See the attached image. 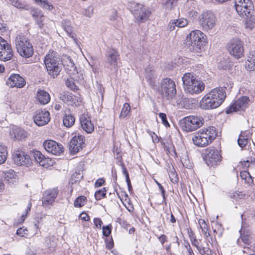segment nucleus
Segmentation results:
<instances>
[{"label":"nucleus","mask_w":255,"mask_h":255,"mask_svg":"<svg viewBox=\"0 0 255 255\" xmlns=\"http://www.w3.org/2000/svg\"><path fill=\"white\" fill-rule=\"evenodd\" d=\"M226 98L225 88H215L202 98L200 102V107L203 110L217 108L223 103Z\"/></svg>","instance_id":"obj_1"},{"label":"nucleus","mask_w":255,"mask_h":255,"mask_svg":"<svg viewBox=\"0 0 255 255\" xmlns=\"http://www.w3.org/2000/svg\"><path fill=\"white\" fill-rule=\"evenodd\" d=\"M183 87L186 93L199 94L205 89V84L193 73H186L182 77Z\"/></svg>","instance_id":"obj_2"},{"label":"nucleus","mask_w":255,"mask_h":255,"mask_svg":"<svg viewBox=\"0 0 255 255\" xmlns=\"http://www.w3.org/2000/svg\"><path fill=\"white\" fill-rule=\"evenodd\" d=\"M217 134L215 127H209L196 133L192 137V140L194 144L198 146H206L216 138Z\"/></svg>","instance_id":"obj_3"},{"label":"nucleus","mask_w":255,"mask_h":255,"mask_svg":"<svg viewBox=\"0 0 255 255\" xmlns=\"http://www.w3.org/2000/svg\"><path fill=\"white\" fill-rule=\"evenodd\" d=\"M206 35L199 30L192 31L187 35L186 40L190 51L200 52L206 43Z\"/></svg>","instance_id":"obj_4"},{"label":"nucleus","mask_w":255,"mask_h":255,"mask_svg":"<svg viewBox=\"0 0 255 255\" xmlns=\"http://www.w3.org/2000/svg\"><path fill=\"white\" fill-rule=\"evenodd\" d=\"M15 43L17 51L21 56L28 58L33 55V46L24 36L21 34L17 35Z\"/></svg>","instance_id":"obj_5"},{"label":"nucleus","mask_w":255,"mask_h":255,"mask_svg":"<svg viewBox=\"0 0 255 255\" xmlns=\"http://www.w3.org/2000/svg\"><path fill=\"white\" fill-rule=\"evenodd\" d=\"M204 123V120L202 117L190 116L181 120L180 125L184 131L191 132L201 127Z\"/></svg>","instance_id":"obj_6"},{"label":"nucleus","mask_w":255,"mask_h":255,"mask_svg":"<svg viewBox=\"0 0 255 255\" xmlns=\"http://www.w3.org/2000/svg\"><path fill=\"white\" fill-rule=\"evenodd\" d=\"M159 91L162 96L166 100L173 98L176 94L175 82L170 78L163 79L160 82Z\"/></svg>","instance_id":"obj_7"},{"label":"nucleus","mask_w":255,"mask_h":255,"mask_svg":"<svg viewBox=\"0 0 255 255\" xmlns=\"http://www.w3.org/2000/svg\"><path fill=\"white\" fill-rule=\"evenodd\" d=\"M131 8L136 19L140 22H144L148 20L151 13L148 8L139 3H132Z\"/></svg>","instance_id":"obj_8"},{"label":"nucleus","mask_w":255,"mask_h":255,"mask_svg":"<svg viewBox=\"0 0 255 255\" xmlns=\"http://www.w3.org/2000/svg\"><path fill=\"white\" fill-rule=\"evenodd\" d=\"M235 6L238 14L242 17L250 16L254 6L251 0H235Z\"/></svg>","instance_id":"obj_9"},{"label":"nucleus","mask_w":255,"mask_h":255,"mask_svg":"<svg viewBox=\"0 0 255 255\" xmlns=\"http://www.w3.org/2000/svg\"><path fill=\"white\" fill-rule=\"evenodd\" d=\"M120 57L117 51L110 49L107 51L105 59V67L111 70H117Z\"/></svg>","instance_id":"obj_10"},{"label":"nucleus","mask_w":255,"mask_h":255,"mask_svg":"<svg viewBox=\"0 0 255 255\" xmlns=\"http://www.w3.org/2000/svg\"><path fill=\"white\" fill-rule=\"evenodd\" d=\"M229 53L237 59L244 56L243 42L240 39L234 38L231 40L228 46Z\"/></svg>","instance_id":"obj_11"},{"label":"nucleus","mask_w":255,"mask_h":255,"mask_svg":"<svg viewBox=\"0 0 255 255\" xmlns=\"http://www.w3.org/2000/svg\"><path fill=\"white\" fill-rule=\"evenodd\" d=\"M200 24L204 30H209L213 28L216 24V17L210 11L204 12L200 17Z\"/></svg>","instance_id":"obj_12"},{"label":"nucleus","mask_w":255,"mask_h":255,"mask_svg":"<svg viewBox=\"0 0 255 255\" xmlns=\"http://www.w3.org/2000/svg\"><path fill=\"white\" fill-rule=\"evenodd\" d=\"M204 160L208 166H216L221 162V155L217 149L208 148L205 151Z\"/></svg>","instance_id":"obj_13"},{"label":"nucleus","mask_w":255,"mask_h":255,"mask_svg":"<svg viewBox=\"0 0 255 255\" xmlns=\"http://www.w3.org/2000/svg\"><path fill=\"white\" fill-rule=\"evenodd\" d=\"M13 51L7 42L0 37V60L7 61L12 59Z\"/></svg>","instance_id":"obj_14"},{"label":"nucleus","mask_w":255,"mask_h":255,"mask_svg":"<svg viewBox=\"0 0 255 255\" xmlns=\"http://www.w3.org/2000/svg\"><path fill=\"white\" fill-rule=\"evenodd\" d=\"M250 100L247 96H243L237 99L234 104L230 106L226 111L227 114H230L234 112L244 110L249 105Z\"/></svg>","instance_id":"obj_15"},{"label":"nucleus","mask_w":255,"mask_h":255,"mask_svg":"<svg viewBox=\"0 0 255 255\" xmlns=\"http://www.w3.org/2000/svg\"><path fill=\"white\" fill-rule=\"evenodd\" d=\"M13 159L15 164L17 165H23L28 167L32 164L30 156L22 151H16L13 154Z\"/></svg>","instance_id":"obj_16"},{"label":"nucleus","mask_w":255,"mask_h":255,"mask_svg":"<svg viewBox=\"0 0 255 255\" xmlns=\"http://www.w3.org/2000/svg\"><path fill=\"white\" fill-rule=\"evenodd\" d=\"M45 149L49 153L55 155H59L64 151V147L53 140H45L43 144Z\"/></svg>","instance_id":"obj_17"},{"label":"nucleus","mask_w":255,"mask_h":255,"mask_svg":"<svg viewBox=\"0 0 255 255\" xmlns=\"http://www.w3.org/2000/svg\"><path fill=\"white\" fill-rule=\"evenodd\" d=\"M85 145V137L78 135L72 138L69 145V149L71 153L74 154L81 150Z\"/></svg>","instance_id":"obj_18"},{"label":"nucleus","mask_w":255,"mask_h":255,"mask_svg":"<svg viewBox=\"0 0 255 255\" xmlns=\"http://www.w3.org/2000/svg\"><path fill=\"white\" fill-rule=\"evenodd\" d=\"M50 119V114L47 111H37L34 117V122L38 126H42L47 124Z\"/></svg>","instance_id":"obj_19"},{"label":"nucleus","mask_w":255,"mask_h":255,"mask_svg":"<svg viewBox=\"0 0 255 255\" xmlns=\"http://www.w3.org/2000/svg\"><path fill=\"white\" fill-rule=\"evenodd\" d=\"M62 67L64 66L65 70L71 77H73L78 73L76 67L70 56H65L62 61Z\"/></svg>","instance_id":"obj_20"},{"label":"nucleus","mask_w":255,"mask_h":255,"mask_svg":"<svg viewBox=\"0 0 255 255\" xmlns=\"http://www.w3.org/2000/svg\"><path fill=\"white\" fill-rule=\"evenodd\" d=\"M44 62L46 67L48 64L49 66H52L62 64L58 53L53 51H49L46 55Z\"/></svg>","instance_id":"obj_21"},{"label":"nucleus","mask_w":255,"mask_h":255,"mask_svg":"<svg viewBox=\"0 0 255 255\" xmlns=\"http://www.w3.org/2000/svg\"><path fill=\"white\" fill-rule=\"evenodd\" d=\"M6 84L10 87L20 88L25 86V81L19 74H13L7 79Z\"/></svg>","instance_id":"obj_22"},{"label":"nucleus","mask_w":255,"mask_h":255,"mask_svg":"<svg viewBox=\"0 0 255 255\" xmlns=\"http://www.w3.org/2000/svg\"><path fill=\"white\" fill-rule=\"evenodd\" d=\"M58 195L57 188L45 191L43 194L42 204L44 206L51 205L55 201Z\"/></svg>","instance_id":"obj_23"},{"label":"nucleus","mask_w":255,"mask_h":255,"mask_svg":"<svg viewBox=\"0 0 255 255\" xmlns=\"http://www.w3.org/2000/svg\"><path fill=\"white\" fill-rule=\"evenodd\" d=\"M79 120L82 129L87 133H91L94 131V126L89 116L83 114L80 116Z\"/></svg>","instance_id":"obj_24"},{"label":"nucleus","mask_w":255,"mask_h":255,"mask_svg":"<svg viewBox=\"0 0 255 255\" xmlns=\"http://www.w3.org/2000/svg\"><path fill=\"white\" fill-rule=\"evenodd\" d=\"M64 117L63 119V125L67 127H72L75 123V117L72 115L70 109L66 108L63 112Z\"/></svg>","instance_id":"obj_25"},{"label":"nucleus","mask_w":255,"mask_h":255,"mask_svg":"<svg viewBox=\"0 0 255 255\" xmlns=\"http://www.w3.org/2000/svg\"><path fill=\"white\" fill-rule=\"evenodd\" d=\"M32 156L34 158L35 161L39 164L41 166H48L50 161L48 158H46L39 151L33 150L32 151Z\"/></svg>","instance_id":"obj_26"},{"label":"nucleus","mask_w":255,"mask_h":255,"mask_svg":"<svg viewBox=\"0 0 255 255\" xmlns=\"http://www.w3.org/2000/svg\"><path fill=\"white\" fill-rule=\"evenodd\" d=\"M36 99L40 104L45 105L49 102L50 97L45 91L39 89L37 92Z\"/></svg>","instance_id":"obj_27"},{"label":"nucleus","mask_w":255,"mask_h":255,"mask_svg":"<svg viewBox=\"0 0 255 255\" xmlns=\"http://www.w3.org/2000/svg\"><path fill=\"white\" fill-rule=\"evenodd\" d=\"M48 74L52 78L57 77L62 69V64L49 66L46 67Z\"/></svg>","instance_id":"obj_28"},{"label":"nucleus","mask_w":255,"mask_h":255,"mask_svg":"<svg viewBox=\"0 0 255 255\" xmlns=\"http://www.w3.org/2000/svg\"><path fill=\"white\" fill-rule=\"evenodd\" d=\"M145 77L149 85L151 87H154L155 85V78L154 77V71L152 67L148 66L145 69Z\"/></svg>","instance_id":"obj_29"},{"label":"nucleus","mask_w":255,"mask_h":255,"mask_svg":"<svg viewBox=\"0 0 255 255\" xmlns=\"http://www.w3.org/2000/svg\"><path fill=\"white\" fill-rule=\"evenodd\" d=\"M63 29L67 33L69 36L75 40L74 38V34L73 32V28L71 25V22L68 20H64L62 22Z\"/></svg>","instance_id":"obj_30"},{"label":"nucleus","mask_w":255,"mask_h":255,"mask_svg":"<svg viewBox=\"0 0 255 255\" xmlns=\"http://www.w3.org/2000/svg\"><path fill=\"white\" fill-rule=\"evenodd\" d=\"M246 68L250 71H255V51L250 53L248 63H246Z\"/></svg>","instance_id":"obj_31"},{"label":"nucleus","mask_w":255,"mask_h":255,"mask_svg":"<svg viewBox=\"0 0 255 255\" xmlns=\"http://www.w3.org/2000/svg\"><path fill=\"white\" fill-rule=\"evenodd\" d=\"M35 2L44 9L51 11L54 8L51 2L47 0H35Z\"/></svg>","instance_id":"obj_32"},{"label":"nucleus","mask_w":255,"mask_h":255,"mask_svg":"<svg viewBox=\"0 0 255 255\" xmlns=\"http://www.w3.org/2000/svg\"><path fill=\"white\" fill-rule=\"evenodd\" d=\"M252 13L253 11L250 12V16L247 15L244 17L247 18L245 23L246 28L250 29H252L255 25V17Z\"/></svg>","instance_id":"obj_33"},{"label":"nucleus","mask_w":255,"mask_h":255,"mask_svg":"<svg viewBox=\"0 0 255 255\" xmlns=\"http://www.w3.org/2000/svg\"><path fill=\"white\" fill-rule=\"evenodd\" d=\"M14 138L17 140L24 138L27 136V132L23 129L15 128L13 130Z\"/></svg>","instance_id":"obj_34"},{"label":"nucleus","mask_w":255,"mask_h":255,"mask_svg":"<svg viewBox=\"0 0 255 255\" xmlns=\"http://www.w3.org/2000/svg\"><path fill=\"white\" fill-rule=\"evenodd\" d=\"M4 180L9 183H13L14 181V176L15 172L13 170H9L8 171L3 172Z\"/></svg>","instance_id":"obj_35"},{"label":"nucleus","mask_w":255,"mask_h":255,"mask_svg":"<svg viewBox=\"0 0 255 255\" xmlns=\"http://www.w3.org/2000/svg\"><path fill=\"white\" fill-rule=\"evenodd\" d=\"M7 156L6 147L0 145V165L4 163Z\"/></svg>","instance_id":"obj_36"},{"label":"nucleus","mask_w":255,"mask_h":255,"mask_svg":"<svg viewBox=\"0 0 255 255\" xmlns=\"http://www.w3.org/2000/svg\"><path fill=\"white\" fill-rule=\"evenodd\" d=\"M130 111V107L129 105L127 103L124 104V106L120 114L119 118L120 119H122L126 118L129 113Z\"/></svg>","instance_id":"obj_37"},{"label":"nucleus","mask_w":255,"mask_h":255,"mask_svg":"<svg viewBox=\"0 0 255 255\" xmlns=\"http://www.w3.org/2000/svg\"><path fill=\"white\" fill-rule=\"evenodd\" d=\"M198 223L204 235H205L206 237L210 236V233L208 232V226L205 220L203 219H200L198 221Z\"/></svg>","instance_id":"obj_38"},{"label":"nucleus","mask_w":255,"mask_h":255,"mask_svg":"<svg viewBox=\"0 0 255 255\" xmlns=\"http://www.w3.org/2000/svg\"><path fill=\"white\" fill-rule=\"evenodd\" d=\"M11 4L15 7L19 9H26L27 4L22 2L19 0H9Z\"/></svg>","instance_id":"obj_39"},{"label":"nucleus","mask_w":255,"mask_h":255,"mask_svg":"<svg viewBox=\"0 0 255 255\" xmlns=\"http://www.w3.org/2000/svg\"><path fill=\"white\" fill-rule=\"evenodd\" d=\"M44 244L47 249L54 248L56 246L53 238L51 237H46L45 239Z\"/></svg>","instance_id":"obj_40"},{"label":"nucleus","mask_w":255,"mask_h":255,"mask_svg":"<svg viewBox=\"0 0 255 255\" xmlns=\"http://www.w3.org/2000/svg\"><path fill=\"white\" fill-rule=\"evenodd\" d=\"M26 10L29 11L31 12V14L32 17L34 18H36L40 16V10H39L37 8L34 7L30 6L27 5Z\"/></svg>","instance_id":"obj_41"},{"label":"nucleus","mask_w":255,"mask_h":255,"mask_svg":"<svg viewBox=\"0 0 255 255\" xmlns=\"http://www.w3.org/2000/svg\"><path fill=\"white\" fill-rule=\"evenodd\" d=\"M74 98H75V97H74L71 94H65L62 96V100L68 105H72L73 104H75V102L74 101Z\"/></svg>","instance_id":"obj_42"},{"label":"nucleus","mask_w":255,"mask_h":255,"mask_svg":"<svg viewBox=\"0 0 255 255\" xmlns=\"http://www.w3.org/2000/svg\"><path fill=\"white\" fill-rule=\"evenodd\" d=\"M107 190L105 188H103L95 193V197L97 200H100L103 198L106 197Z\"/></svg>","instance_id":"obj_43"},{"label":"nucleus","mask_w":255,"mask_h":255,"mask_svg":"<svg viewBox=\"0 0 255 255\" xmlns=\"http://www.w3.org/2000/svg\"><path fill=\"white\" fill-rule=\"evenodd\" d=\"M182 97L183 96L181 95H177L176 94V95H175L173 96V98L171 99H168L167 100L171 101L172 104H173L174 106L175 105H180L182 101Z\"/></svg>","instance_id":"obj_44"},{"label":"nucleus","mask_w":255,"mask_h":255,"mask_svg":"<svg viewBox=\"0 0 255 255\" xmlns=\"http://www.w3.org/2000/svg\"><path fill=\"white\" fill-rule=\"evenodd\" d=\"M75 77H72L71 79H67L65 81V85L67 87L71 89L72 90H76L78 89L77 86L75 85L73 81V78Z\"/></svg>","instance_id":"obj_45"},{"label":"nucleus","mask_w":255,"mask_h":255,"mask_svg":"<svg viewBox=\"0 0 255 255\" xmlns=\"http://www.w3.org/2000/svg\"><path fill=\"white\" fill-rule=\"evenodd\" d=\"M169 176L171 181L173 183H176L178 182V177L177 174L175 172L174 169L173 168L172 170H170L169 172Z\"/></svg>","instance_id":"obj_46"},{"label":"nucleus","mask_w":255,"mask_h":255,"mask_svg":"<svg viewBox=\"0 0 255 255\" xmlns=\"http://www.w3.org/2000/svg\"><path fill=\"white\" fill-rule=\"evenodd\" d=\"M86 200V197L83 196L78 197L74 201V206L76 207H81L84 205L82 203Z\"/></svg>","instance_id":"obj_47"},{"label":"nucleus","mask_w":255,"mask_h":255,"mask_svg":"<svg viewBox=\"0 0 255 255\" xmlns=\"http://www.w3.org/2000/svg\"><path fill=\"white\" fill-rule=\"evenodd\" d=\"M112 228V226L111 224H109L106 226H103L102 227L103 236L107 237H109V235L111 234Z\"/></svg>","instance_id":"obj_48"},{"label":"nucleus","mask_w":255,"mask_h":255,"mask_svg":"<svg viewBox=\"0 0 255 255\" xmlns=\"http://www.w3.org/2000/svg\"><path fill=\"white\" fill-rule=\"evenodd\" d=\"M175 21L178 27H183L188 24V20L184 18L175 19Z\"/></svg>","instance_id":"obj_49"},{"label":"nucleus","mask_w":255,"mask_h":255,"mask_svg":"<svg viewBox=\"0 0 255 255\" xmlns=\"http://www.w3.org/2000/svg\"><path fill=\"white\" fill-rule=\"evenodd\" d=\"M178 0H168L165 3V7L166 9H171L173 7L175 6L178 2Z\"/></svg>","instance_id":"obj_50"},{"label":"nucleus","mask_w":255,"mask_h":255,"mask_svg":"<svg viewBox=\"0 0 255 255\" xmlns=\"http://www.w3.org/2000/svg\"><path fill=\"white\" fill-rule=\"evenodd\" d=\"M240 176L242 179L245 180L246 182H249V180L251 179V176L249 172L247 171H243L240 172Z\"/></svg>","instance_id":"obj_51"},{"label":"nucleus","mask_w":255,"mask_h":255,"mask_svg":"<svg viewBox=\"0 0 255 255\" xmlns=\"http://www.w3.org/2000/svg\"><path fill=\"white\" fill-rule=\"evenodd\" d=\"M248 140L247 138H244L242 137L239 136V138L238 139V145L242 148L245 147L248 143Z\"/></svg>","instance_id":"obj_52"},{"label":"nucleus","mask_w":255,"mask_h":255,"mask_svg":"<svg viewBox=\"0 0 255 255\" xmlns=\"http://www.w3.org/2000/svg\"><path fill=\"white\" fill-rule=\"evenodd\" d=\"M93 8L92 6H88L87 9H85L84 12V14L87 17H91L93 14Z\"/></svg>","instance_id":"obj_53"},{"label":"nucleus","mask_w":255,"mask_h":255,"mask_svg":"<svg viewBox=\"0 0 255 255\" xmlns=\"http://www.w3.org/2000/svg\"><path fill=\"white\" fill-rule=\"evenodd\" d=\"M159 116L162 120V124L166 127H169V124L167 121L166 114L161 113L159 114Z\"/></svg>","instance_id":"obj_54"},{"label":"nucleus","mask_w":255,"mask_h":255,"mask_svg":"<svg viewBox=\"0 0 255 255\" xmlns=\"http://www.w3.org/2000/svg\"><path fill=\"white\" fill-rule=\"evenodd\" d=\"M28 230L26 228H20L16 231V234L21 237H23L25 235L27 234Z\"/></svg>","instance_id":"obj_55"},{"label":"nucleus","mask_w":255,"mask_h":255,"mask_svg":"<svg viewBox=\"0 0 255 255\" xmlns=\"http://www.w3.org/2000/svg\"><path fill=\"white\" fill-rule=\"evenodd\" d=\"M176 27L177 25L175 19L171 20L168 24V28L170 31H173L175 30Z\"/></svg>","instance_id":"obj_56"},{"label":"nucleus","mask_w":255,"mask_h":255,"mask_svg":"<svg viewBox=\"0 0 255 255\" xmlns=\"http://www.w3.org/2000/svg\"><path fill=\"white\" fill-rule=\"evenodd\" d=\"M94 223L97 228L100 229L103 224V222L101 219L96 218L94 219Z\"/></svg>","instance_id":"obj_57"},{"label":"nucleus","mask_w":255,"mask_h":255,"mask_svg":"<svg viewBox=\"0 0 255 255\" xmlns=\"http://www.w3.org/2000/svg\"><path fill=\"white\" fill-rule=\"evenodd\" d=\"M105 182V180L103 178H99L96 181L95 186L96 187H101L104 184Z\"/></svg>","instance_id":"obj_58"},{"label":"nucleus","mask_w":255,"mask_h":255,"mask_svg":"<svg viewBox=\"0 0 255 255\" xmlns=\"http://www.w3.org/2000/svg\"><path fill=\"white\" fill-rule=\"evenodd\" d=\"M250 132L248 131H242L239 136L242 137L244 138H247L249 140V138L250 137Z\"/></svg>","instance_id":"obj_59"},{"label":"nucleus","mask_w":255,"mask_h":255,"mask_svg":"<svg viewBox=\"0 0 255 255\" xmlns=\"http://www.w3.org/2000/svg\"><path fill=\"white\" fill-rule=\"evenodd\" d=\"M43 17V15H40V17H37L36 18H35L36 21V23L37 24V25H38L39 27L40 28H42L43 27V20L42 19V17Z\"/></svg>","instance_id":"obj_60"},{"label":"nucleus","mask_w":255,"mask_h":255,"mask_svg":"<svg viewBox=\"0 0 255 255\" xmlns=\"http://www.w3.org/2000/svg\"><path fill=\"white\" fill-rule=\"evenodd\" d=\"M79 217H80V218L81 220H83L85 221H89L90 220L89 216L87 214L85 213V212H82L80 215Z\"/></svg>","instance_id":"obj_61"},{"label":"nucleus","mask_w":255,"mask_h":255,"mask_svg":"<svg viewBox=\"0 0 255 255\" xmlns=\"http://www.w3.org/2000/svg\"><path fill=\"white\" fill-rule=\"evenodd\" d=\"M156 183L158 185V187L161 191V194H162V196L163 197V200L165 201V190L164 189V188L161 185V184H160L159 183H158V182L156 181Z\"/></svg>","instance_id":"obj_62"},{"label":"nucleus","mask_w":255,"mask_h":255,"mask_svg":"<svg viewBox=\"0 0 255 255\" xmlns=\"http://www.w3.org/2000/svg\"><path fill=\"white\" fill-rule=\"evenodd\" d=\"M244 195L241 192H236L233 194V197L238 199V198L241 199L243 197Z\"/></svg>","instance_id":"obj_63"},{"label":"nucleus","mask_w":255,"mask_h":255,"mask_svg":"<svg viewBox=\"0 0 255 255\" xmlns=\"http://www.w3.org/2000/svg\"><path fill=\"white\" fill-rule=\"evenodd\" d=\"M166 237L164 235H162L158 238L159 240L161 242V243L163 245L164 242L166 241Z\"/></svg>","instance_id":"obj_64"}]
</instances>
